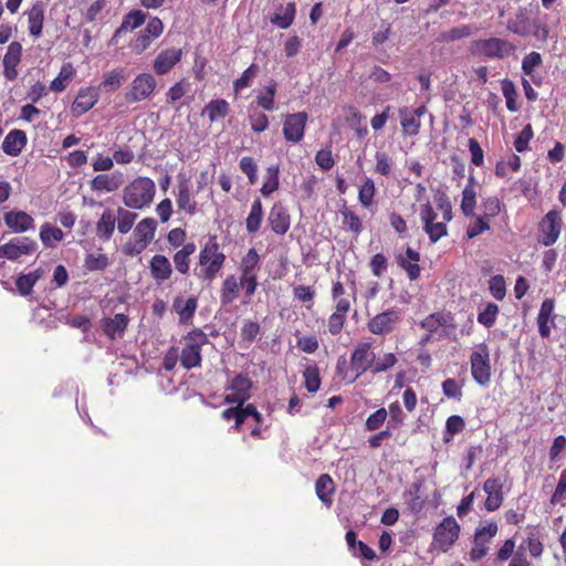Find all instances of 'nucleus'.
Instances as JSON below:
<instances>
[{"label":"nucleus","mask_w":566,"mask_h":566,"mask_svg":"<svg viewBox=\"0 0 566 566\" xmlns=\"http://www.w3.org/2000/svg\"><path fill=\"white\" fill-rule=\"evenodd\" d=\"M226 260L227 256L221 251L217 237H210L199 251L198 262L197 266L193 269V274L200 282H207L210 284L219 275Z\"/></svg>","instance_id":"nucleus-1"},{"label":"nucleus","mask_w":566,"mask_h":566,"mask_svg":"<svg viewBox=\"0 0 566 566\" xmlns=\"http://www.w3.org/2000/svg\"><path fill=\"white\" fill-rule=\"evenodd\" d=\"M156 185L149 177H136L123 189L122 201L124 206L133 210H143L154 201Z\"/></svg>","instance_id":"nucleus-2"},{"label":"nucleus","mask_w":566,"mask_h":566,"mask_svg":"<svg viewBox=\"0 0 566 566\" xmlns=\"http://www.w3.org/2000/svg\"><path fill=\"white\" fill-rule=\"evenodd\" d=\"M184 340L185 345L179 354L180 365L186 370L200 367L201 349L209 343L208 335L200 328H193L185 335Z\"/></svg>","instance_id":"nucleus-3"},{"label":"nucleus","mask_w":566,"mask_h":566,"mask_svg":"<svg viewBox=\"0 0 566 566\" xmlns=\"http://www.w3.org/2000/svg\"><path fill=\"white\" fill-rule=\"evenodd\" d=\"M516 49L509 40L495 36L478 39L471 43L472 53L488 60H504L513 55Z\"/></svg>","instance_id":"nucleus-4"},{"label":"nucleus","mask_w":566,"mask_h":566,"mask_svg":"<svg viewBox=\"0 0 566 566\" xmlns=\"http://www.w3.org/2000/svg\"><path fill=\"white\" fill-rule=\"evenodd\" d=\"M461 526L452 515L446 516L434 528L431 551L447 553L460 537Z\"/></svg>","instance_id":"nucleus-5"},{"label":"nucleus","mask_w":566,"mask_h":566,"mask_svg":"<svg viewBox=\"0 0 566 566\" xmlns=\"http://www.w3.org/2000/svg\"><path fill=\"white\" fill-rule=\"evenodd\" d=\"M157 227V221L154 218L147 217L142 219L134 229V242L124 244V254L127 256H136L145 251L155 239Z\"/></svg>","instance_id":"nucleus-6"},{"label":"nucleus","mask_w":566,"mask_h":566,"mask_svg":"<svg viewBox=\"0 0 566 566\" xmlns=\"http://www.w3.org/2000/svg\"><path fill=\"white\" fill-rule=\"evenodd\" d=\"M471 375L480 386H488L491 381L492 368L490 348L486 343L478 344L470 356Z\"/></svg>","instance_id":"nucleus-7"},{"label":"nucleus","mask_w":566,"mask_h":566,"mask_svg":"<svg viewBox=\"0 0 566 566\" xmlns=\"http://www.w3.org/2000/svg\"><path fill=\"white\" fill-rule=\"evenodd\" d=\"M375 353L370 342H358L349 357L350 369L354 375L348 382H354L358 377L367 371L373 373Z\"/></svg>","instance_id":"nucleus-8"},{"label":"nucleus","mask_w":566,"mask_h":566,"mask_svg":"<svg viewBox=\"0 0 566 566\" xmlns=\"http://www.w3.org/2000/svg\"><path fill=\"white\" fill-rule=\"evenodd\" d=\"M401 319V311L391 307L370 317L366 327L370 334L385 337L396 331Z\"/></svg>","instance_id":"nucleus-9"},{"label":"nucleus","mask_w":566,"mask_h":566,"mask_svg":"<svg viewBox=\"0 0 566 566\" xmlns=\"http://www.w3.org/2000/svg\"><path fill=\"white\" fill-rule=\"evenodd\" d=\"M563 228L562 212L549 210L538 222V242L544 247H552L559 238Z\"/></svg>","instance_id":"nucleus-10"},{"label":"nucleus","mask_w":566,"mask_h":566,"mask_svg":"<svg viewBox=\"0 0 566 566\" xmlns=\"http://www.w3.org/2000/svg\"><path fill=\"white\" fill-rule=\"evenodd\" d=\"M420 220L423 224V230L428 234L431 243L438 242L441 238L448 235V222L442 219L438 221V213L433 207L427 202L420 207Z\"/></svg>","instance_id":"nucleus-11"},{"label":"nucleus","mask_w":566,"mask_h":566,"mask_svg":"<svg viewBox=\"0 0 566 566\" xmlns=\"http://www.w3.org/2000/svg\"><path fill=\"white\" fill-rule=\"evenodd\" d=\"M252 380L245 374H237L226 386L230 391L224 396V403L244 405L251 398Z\"/></svg>","instance_id":"nucleus-12"},{"label":"nucleus","mask_w":566,"mask_h":566,"mask_svg":"<svg viewBox=\"0 0 566 566\" xmlns=\"http://www.w3.org/2000/svg\"><path fill=\"white\" fill-rule=\"evenodd\" d=\"M499 527L495 522H486L485 525L479 526L474 533L473 547L469 555L472 562H479L484 558L489 552L488 544L497 534Z\"/></svg>","instance_id":"nucleus-13"},{"label":"nucleus","mask_w":566,"mask_h":566,"mask_svg":"<svg viewBox=\"0 0 566 566\" xmlns=\"http://www.w3.org/2000/svg\"><path fill=\"white\" fill-rule=\"evenodd\" d=\"M164 32V23L158 17H153L147 22V25L139 34L130 42L132 51L140 55L150 48L155 39L159 38Z\"/></svg>","instance_id":"nucleus-14"},{"label":"nucleus","mask_w":566,"mask_h":566,"mask_svg":"<svg viewBox=\"0 0 566 566\" xmlns=\"http://www.w3.org/2000/svg\"><path fill=\"white\" fill-rule=\"evenodd\" d=\"M157 86L156 78L150 73H140L134 77L126 93L128 103H138L149 98Z\"/></svg>","instance_id":"nucleus-15"},{"label":"nucleus","mask_w":566,"mask_h":566,"mask_svg":"<svg viewBox=\"0 0 566 566\" xmlns=\"http://www.w3.org/2000/svg\"><path fill=\"white\" fill-rule=\"evenodd\" d=\"M307 122L308 114L306 112L285 115L282 128L284 139L294 144L300 143L304 138Z\"/></svg>","instance_id":"nucleus-16"},{"label":"nucleus","mask_w":566,"mask_h":566,"mask_svg":"<svg viewBox=\"0 0 566 566\" xmlns=\"http://www.w3.org/2000/svg\"><path fill=\"white\" fill-rule=\"evenodd\" d=\"M176 203L178 210L188 216H195L198 212V203L191 191V180L182 174L178 175Z\"/></svg>","instance_id":"nucleus-17"},{"label":"nucleus","mask_w":566,"mask_h":566,"mask_svg":"<svg viewBox=\"0 0 566 566\" xmlns=\"http://www.w3.org/2000/svg\"><path fill=\"white\" fill-rule=\"evenodd\" d=\"M36 244L28 238H13L0 245V258L15 261L22 255H30L34 252Z\"/></svg>","instance_id":"nucleus-18"},{"label":"nucleus","mask_w":566,"mask_h":566,"mask_svg":"<svg viewBox=\"0 0 566 566\" xmlns=\"http://www.w3.org/2000/svg\"><path fill=\"white\" fill-rule=\"evenodd\" d=\"M98 88L94 86L81 87L71 105L73 116L80 117L91 111L98 102Z\"/></svg>","instance_id":"nucleus-19"},{"label":"nucleus","mask_w":566,"mask_h":566,"mask_svg":"<svg viewBox=\"0 0 566 566\" xmlns=\"http://www.w3.org/2000/svg\"><path fill=\"white\" fill-rule=\"evenodd\" d=\"M483 491L486 493L484 509L488 512L499 510L504 501L503 483L499 476H491L483 483Z\"/></svg>","instance_id":"nucleus-20"},{"label":"nucleus","mask_w":566,"mask_h":566,"mask_svg":"<svg viewBox=\"0 0 566 566\" xmlns=\"http://www.w3.org/2000/svg\"><path fill=\"white\" fill-rule=\"evenodd\" d=\"M555 300L545 298L539 307L537 314L538 333L542 338H548L551 336L552 328L555 327Z\"/></svg>","instance_id":"nucleus-21"},{"label":"nucleus","mask_w":566,"mask_h":566,"mask_svg":"<svg viewBox=\"0 0 566 566\" xmlns=\"http://www.w3.org/2000/svg\"><path fill=\"white\" fill-rule=\"evenodd\" d=\"M181 49L170 48L160 51L153 63L155 74L159 76L167 74L181 61Z\"/></svg>","instance_id":"nucleus-22"},{"label":"nucleus","mask_w":566,"mask_h":566,"mask_svg":"<svg viewBox=\"0 0 566 566\" xmlns=\"http://www.w3.org/2000/svg\"><path fill=\"white\" fill-rule=\"evenodd\" d=\"M526 538L520 544L516 552H523L526 554L528 551L533 558H539L544 553V544L541 541L539 525H527Z\"/></svg>","instance_id":"nucleus-23"},{"label":"nucleus","mask_w":566,"mask_h":566,"mask_svg":"<svg viewBox=\"0 0 566 566\" xmlns=\"http://www.w3.org/2000/svg\"><path fill=\"white\" fill-rule=\"evenodd\" d=\"M22 57V45L20 42L13 41L9 44L3 56V75L8 81H14L18 77V65Z\"/></svg>","instance_id":"nucleus-24"},{"label":"nucleus","mask_w":566,"mask_h":566,"mask_svg":"<svg viewBox=\"0 0 566 566\" xmlns=\"http://www.w3.org/2000/svg\"><path fill=\"white\" fill-rule=\"evenodd\" d=\"M268 221L271 230L279 235H284L291 227L290 213L287 209L280 202H276L272 206L269 212Z\"/></svg>","instance_id":"nucleus-25"},{"label":"nucleus","mask_w":566,"mask_h":566,"mask_svg":"<svg viewBox=\"0 0 566 566\" xmlns=\"http://www.w3.org/2000/svg\"><path fill=\"white\" fill-rule=\"evenodd\" d=\"M396 259L397 264L406 272L410 281H416L420 277V253L418 251L407 247L405 254L400 253Z\"/></svg>","instance_id":"nucleus-26"},{"label":"nucleus","mask_w":566,"mask_h":566,"mask_svg":"<svg viewBox=\"0 0 566 566\" xmlns=\"http://www.w3.org/2000/svg\"><path fill=\"white\" fill-rule=\"evenodd\" d=\"M3 221L13 233H22L35 227L34 219L29 213L21 210L6 212Z\"/></svg>","instance_id":"nucleus-27"},{"label":"nucleus","mask_w":566,"mask_h":566,"mask_svg":"<svg viewBox=\"0 0 566 566\" xmlns=\"http://www.w3.org/2000/svg\"><path fill=\"white\" fill-rule=\"evenodd\" d=\"M420 327L429 334L438 332L440 327H454V318L450 312H434L420 322ZM430 335L426 337V340Z\"/></svg>","instance_id":"nucleus-28"},{"label":"nucleus","mask_w":566,"mask_h":566,"mask_svg":"<svg viewBox=\"0 0 566 566\" xmlns=\"http://www.w3.org/2000/svg\"><path fill=\"white\" fill-rule=\"evenodd\" d=\"M151 277L158 283L169 280L174 273L169 259L164 254H155L149 261Z\"/></svg>","instance_id":"nucleus-29"},{"label":"nucleus","mask_w":566,"mask_h":566,"mask_svg":"<svg viewBox=\"0 0 566 566\" xmlns=\"http://www.w3.org/2000/svg\"><path fill=\"white\" fill-rule=\"evenodd\" d=\"M123 185V175L116 174H99L90 181V187L93 191L97 192H114Z\"/></svg>","instance_id":"nucleus-30"},{"label":"nucleus","mask_w":566,"mask_h":566,"mask_svg":"<svg viewBox=\"0 0 566 566\" xmlns=\"http://www.w3.org/2000/svg\"><path fill=\"white\" fill-rule=\"evenodd\" d=\"M27 143L28 137L25 132L21 129H12L4 137L1 148L4 154L15 157L22 153Z\"/></svg>","instance_id":"nucleus-31"},{"label":"nucleus","mask_w":566,"mask_h":566,"mask_svg":"<svg viewBox=\"0 0 566 566\" xmlns=\"http://www.w3.org/2000/svg\"><path fill=\"white\" fill-rule=\"evenodd\" d=\"M45 7L46 3L38 0L27 12L29 33L34 38H40L42 35Z\"/></svg>","instance_id":"nucleus-32"},{"label":"nucleus","mask_w":566,"mask_h":566,"mask_svg":"<svg viewBox=\"0 0 566 566\" xmlns=\"http://www.w3.org/2000/svg\"><path fill=\"white\" fill-rule=\"evenodd\" d=\"M197 245L193 241L184 244L182 248L177 250L172 255V261L176 271L181 275L189 274L191 256L195 254Z\"/></svg>","instance_id":"nucleus-33"},{"label":"nucleus","mask_w":566,"mask_h":566,"mask_svg":"<svg viewBox=\"0 0 566 566\" xmlns=\"http://www.w3.org/2000/svg\"><path fill=\"white\" fill-rule=\"evenodd\" d=\"M335 491L336 485L332 476L327 473L321 474L315 483V493L326 507L332 506Z\"/></svg>","instance_id":"nucleus-34"},{"label":"nucleus","mask_w":566,"mask_h":566,"mask_svg":"<svg viewBox=\"0 0 566 566\" xmlns=\"http://www.w3.org/2000/svg\"><path fill=\"white\" fill-rule=\"evenodd\" d=\"M116 214L112 209H105L96 222L95 232L102 241H109L114 234Z\"/></svg>","instance_id":"nucleus-35"},{"label":"nucleus","mask_w":566,"mask_h":566,"mask_svg":"<svg viewBox=\"0 0 566 566\" xmlns=\"http://www.w3.org/2000/svg\"><path fill=\"white\" fill-rule=\"evenodd\" d=\"M198 307V300L195 296H191L187 300H184L182 297H176L172 303L174 311L179 316V322L181 324H187L191 322L196 310Z\"/></svg>","instance_id":"nucleus-36"},{"label":"nucleus","mask_w":566,"mask_h":566,"mask_svg":"<svg viewBox=\"0 0 566 566\" xmlns=\"http://www.w3.org/2000/svg\"><path fill=\"white\" fill-rule=\"evenodd\" d=\"M128 317L125 314L118 313L114 317H107L102 319V328L106 336L111 339H115L116 334H123L128 325Z\"/></svg>","instance_id":"nucleus-37"},{"label":"nucleus","mask_w":566,"mask_h":566,"mask_svg":"<svg viewBox=\"0 0 566 566\" xmlns=\"http://www.w3.org/2000/svg\"><path fill=\"white\" fill-rule=\"evenodd\" d=\"M241 285H239V277H237L234 274L228 275L220 289V302L222 305H230L232 304L240 294Z\"/></svg>","instance_id":"nucleus-38"},{"label":"nucleus","mask_w":566,"mask_h":566,"mask_svg":"<svg viewBox=\"0 0 566 566\" xmlns=\"http://www.w3.org/2000/svg\"><path fill=\"white\" fill-rule=\"evenodd\" d=\"M533 17L527 14L526 9H520L515 17L506 22V30L522 38H527L528 27Z\"/></svg>","instance_id":"nucleus-39"},{"label":"nucleus","mask_w":566,"mask_h":566,"mask_svg":"<svg viewBox=\"0 0 566 566\" xmlns=\"http://www.w3.org/2000/svg\"><path fill=\"white\" fill-rule=\"evenodd\" d=\"M147 15L142 10H132L124 15L119 28L114 32L113 40L120 36L123 32L139 28L146 20Z\"/></svg>","instance_id":"nucleus-40"},{"label":"nucleus","mask_w":566,"mask_h":566,"mask_svg":"<svg viewBox=\"0 0 566 566\" xmlns=\"http://www.w3.org/2000/svg\"><path fill=\"white\" fill-rule=\"evenodd\" d=\"M296 14V4L291 1L285 7L280 6L279 12L274 13L270 21L272 24L281 28L287 29L292 25Z\"/></svg>","instance_id":"nucleus-41"},{"label":"nucleus","mask_w":566,"mask_h":566,"mask_svg":"<svg viewBox=\"0 0 566 566\" xmlns=\"http://www.w3.org/2000/svg\"><path fill=\"white\" fill-rule=\"evenodd\" d=\"M276 88L277 83L274 80H270L256 96L255 101L258 106L263 108L264 111H274Z\"/></svg>","instance_id":"nucleus-42"},{"label":"nucleus","mask_w":566,"mask_h":566,"mask_svg":"<svg viewBox=\"0 0 566 566\" xmlns=\"http://www.w3.org/2000/svg\"><path fill=\"white\" fill-rule=\"evenodd\" d=\"M474 178L470 177L469 184L462 190L460 209L465 217H474L476 206V191L474 189Z\"/></svg>","instance_id":"nucleus-43"},{"label":"nucleus","mask_w":566,"mask_h":566,"mask_svg":"<svg viewBox=\"0 0 566 566\" xmlns=\"http://www.w3.org/2000/svg\"><path fill=\"white\" fill-rule=\"evenodd\" d=\"M230 112L229 103L223 98L211 99L203 108L202 114H207L210 123L227 117Z\"/></svg>","instance_id":"nucleus-44"},{"label":"nucleus","mask_w":566,"mask_h":566,"mask_svg":"<svg viewBox=\"0 0 566 566\" xmlns=\"http://www.w3.org/2000/svg\"><path fill=\"white\" fill-rule=\"evenodd\" d=\"M399 116H400V125L402 128V133L408 136H416L419 134L421 122L419 118H417L412 113L411 109L408 107H401L399 108Z\"/></svg>","instance_id":"nucleus-45"},{"label":"nucleus","mask_w":566,"mask_h":566,"mask_svg":"<svg viewBox=\"0 0 566 566\" xmlns=\"http://www.w3.org/2000/svg\"><path fill=\"white\" fill-rule=\"evenodd\" d=\"M234 405H235L234 407L224 409L221 412V417L226 421L233 420L234 421L233 429L235 431H240L242 424L248 419V403L247 405L245 403L244 405L234 403Z\"/></svg>","instance_id":"nucleus-46"},{"label":"nucleus","mask_w":566,"mask_h":566,"mask_svg":"<svg viewBox=\"0 0 566 566\" xmlns=\"http://www.w3.org/2000/svg\"><path fill=\"white\" fill-rule=\"evenodd\" d=\"M263 214V206L261 200L258 198L253 200L249 216L245 219V229L248 233H256L260 230Z\"/></svg>","instance_id":"nucleus-47"},{"label":"nucleus","mask_w":566,"mask_h":566,"mask_svg":"<svg viewBox=\"0 0 566 566\" xmlns=\"http://www.w3.org/2000/svg\"><path fill=\"white\" fill-rule=\"evenodd\" d=\"M39 237L45 248H54L56 242L64 239V233L60 228L45 222L40 228Z\"/></svg>","instance_id":"nucleus-48"},{"label":"nucleus","mask_w":566,"mask_h":566,"mask_svg":"<svg viewBox=\"0 0 566 566\" xmlns=\"http://www.w3.org/2000/svg\"><path fill=\"white\" fill-rule=\"evenodd\" d=\"M132 210L133 209H128L126 207H118L115 212L117 230L120 234L128 233L138 218V214Z\"/></svg>","instance_id":"nucleus-49"},{"label":"nucleus","mask_w":566,"mask_h":566,"mask_svg":"<svg viewBox=\"0 0 566 566\" xmlns=\"http://www.w3.org/2000/svg\"><path fill=\"white\" fill-rule=\"evenodd\" d=\"M527 36H533L537 42L545 43L549 36V28L544 18L538 14L533 17Z\"/></svg>","instance_id":"nucleus-50"},{"label":"nucleus","mask_w":566,"mask_h":566,"mask_svg":"<svg viewBox=\"0 0 566 566\" xmlns=\"http://www.w3.org/2000/svg\"><path fill=\"white\" fill-rule=\"evenodd\" d=\"M260 255L254 248H250L239 263L240 274H258L260 270Z\"/></svg>","instance_id":"nucleus-51"},{"label":"nucleus","mask_w":566,"mask_h":566,"mask_svg":"<svg viewBox=\"0 0 566 566\" xmlns=\"http://www.w3.org/2000/svg\"><path fill=\"white\" fill-rule=\"evenodd\" d=\"M75 73L76 71L72 63H64L61 66L57 76L51 82L50 90L53 92H63L67 86V82L75 75Z\"/></svg>","instance_id":"nucleus-52"},{"label":"nucleus","mask_w":566,"mask_h":566,"mask_svg":"<svg viewBox=\"0 0 566 566\" xmlns=\"http://www.w3.org/2000/svg\"><path fill=\"white\" fill-rule=\"evenodd\" d=\"M280 169L277 165H272L266 168L265 178L261 187V193L264 197L272 195L279 189L280 186Z\"/></svg>","instance_id":"nucleus-53"},{"label":"nucleus","mask_w":566,"mask_h":566,"mask_svg":"<svg viewBox=\"0 0 566 566\" xmlns=\"http://www.w3.org/2000/svg\"><path fill=\"white\" fill-rule=\"evenodd\" d=\"M41 276H42L41 270H35L28 274L20 275L15 281V285H17L19 293L23 296L30 295L33 290V286L40 280Z\"/></svg>","instance_id":"nucleus-54"},{"label":"nucleus","mask_w":566,"mask_h":566,"mask_svg":"<svg viewBox=\"0 0 566 566\" xmlns=\"http://www.w3.org/2000/svg\"><path fill=\"white\" fill-rule=\"evenodd\" d=\"M542 62H543L542 55L536 51L530 52L522 60L521 67H522L523 74L531 76L533 82L536 85H541L542 80L541 78L536 80L533 73H534V70L542 64Z\"/></svg>","instance_id":"nucleus-55"},{"label":"nucleus","mask_w":566,"mask_h":566,"mask_svg":"<svg viewBox=\"0 0 566 566\" xmlns=\"http://www.w3.org/2000/svg\"><path fill=\"white\" fill-rule=\"evenodd\" d=\"M482 216L486 220L491 221L493 218L497 217L501 211L505 208V206L501 202V200L496 196H490L482 200Z\"/></svg>","instance_id":"nucleus-56"},{"label":"nucleus","mask_w":566,"mask_h":566,"mask_svg":"<svg viewBox=\"0 0 566 566\" xmlns=\"http://www.w3.org/2000/svg\"><path fill=\"white\" fill-rule=\"evenodd\" d=\"M501 87L507 109L512 113L517 112L520 106L517 105L518 94L515 84L510 78H503L501 81Z\"/></svg>","instance_id":"nucleus-57"},{"label":"nucleus","mask_w":566,"mask_h":566,"mask_svg":"<svg viewBox=\"0 0 566 566\" xmlns=\"http://www.w3.org/2000/svg\"><path fill=\"white\" fill-rule=\"evenodd\" d=\"M304 386L311 394L318 391L321 387V374L317 365H310L303 371Z\"/></svg>","instance_id":"nucleus-58"},{"label":"nucleus","mask_w":566,"mask_h":566,"mask_svg":"<svg viewBox=\"0 0 566 566\" xmlns=\"http://www.w3.org/2000/svg\"><path fill=\"white\" fill-rule=\"evenodd\" d=\"M376 196V186L371 178L366 177L358 190V200L364 208H370Z\"/></svg>","instance_id":"nucleus-59"},{"label":"nucleus","mask_w":566,"mask_h":566,"mask_svg":"<svg viewBox=\"0 0 566 566\" xmlns=\"http://www.w3.org/2000/svg\"><path fill=\"white\" fill-rule=\"evenodd\" d=\"M258 73H259V65L255 63H252L247 70L243 71V73L241 74V76L239 78L234 80V82H233L234 92L238 94L243 88L249 87L252 84L254 77L258 75Z\"/></svg>","instance_id":"nucleus-60"},{"label":"nucleus","mask_w":566,"mask_h":566,"mask_svg":"<svg viewBox=\"0 0 566 566\" xmlns=\"http://www.w3.org/2000/svg\"><path fill=\"white\" fill-rule=\"evenodd\" d=\"M375 159L376 164L374 171L380 176L389 177L394 167L392 158L385 151H377L375 154Z\"/></svg>","instance_id":"nucleus-61"},{"label":"nucleus","mask_w":566,"mask_h":566,"mask_svg":"<svg viewBox=\"0 0 566 566\" xmlns=\"http://www.w3.org/2000/svg\"><path fill=\"white\" fill-rule=\"evenodd\" d=\"M499 312L500 308L495 303H488L484 310L478 314V322L486 328H491L495 324Z\"/></svg>","instance_id":"nucleus-62"},{"label":"nucleus","mask_w":566,"mask_h":566,"mask_svg":"<svg viewBox=\"0 0 566 566\" xmlns=\"http://www.w3.org/2000/svg\"><path fill=\"white\" fill-rule=\"evenodd\" d=\"M124 80V70L114 69L104 74L101 86L108 91H115L120 87Z\"/></svg>","instance_id":"nucleus-63"},{"label":"nucleus","mask_w":566,"mask_h":566,"mask_svg":"<svg viewBox=\"0 0 566 566\" xmlns=\"http://www.w3.org/2000/svg\"><path fill=\"white\" fill-rule=\"evenodd\" d=\"M490 222L491 221L486 220L482 216L474 214V221L471 224H469L465 230L467 238L474 239V238L479 237L480 234L489 231L491 228Z\"/></svg>","instance_id":"nucleus-64"}]
</instances>
